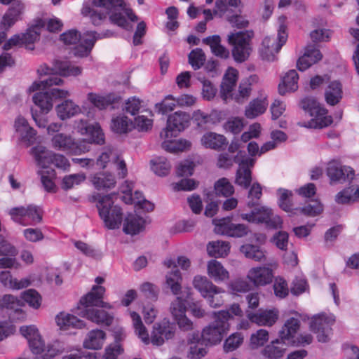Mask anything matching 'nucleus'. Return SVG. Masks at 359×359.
<instances>
[{"label":"nucleus","instance_id":"f257e3e1","mask_svg":"<svg viewBox=\"0 0 359 359\" xmlns=\"http://www.w3.org/2000/svg\"><path fill=\"white\" fill-rule=\"evenodd\" d=\"M93 7L84 3L81 8L83 16H89L93 24L99 25L109 17L110 21L127 31L133 28V22L137 21V17L132 10L126 8L123 0H93Z\"/></svg>","mask_w":359,"mask_h":359},{"label":"nucleus","instance_id":"f03ea898","mask_svg":"<svg viewBox=\"0 0 359 359\" xmlns=\"http://www.w3.org/2000/svg\"><path fill=\"white\" fill-rule=\"evenodd\" d=\"M104 292V287L94 285L92 290L81 299L76 314L98 325H110L113 321V316L103 309L95 308H110L102 301Z\"/></svg>","mask_w":359,"mask_h":359},{"label":"nucleus","instance_id":"7ed1b4c3","mask_svg":"<svg viewBox=\"0 0 359 359\" xmlns=\"http://www.w3.org/2000/svg\"><path fill=\"white\" fill-rule=\"evenodd\" d=\"M130 316L136 334L146 345L151 343L156 346H161L165 341L172 339L175 336V327L169 320L164 319L155 323L153 326L151 337H149L140 316L135 311H130Z\"/></svg>","mask_w":359,"mask_h":359},{"label":"nucleus","instance_id":"20e7f679","mask_svg":"<svg viewBox=\"0 0 359 359\" xmlns=\"http://www.w3.org/2000/svg\"><path fill=\"white\" fill-rule=\"evenodd\" d=\"M112 34L109 31L97 34L95 32H86L82 35L76 29H70L62 34L61 41L66 45H76L74 55L76 57H87L91 52L97 39L110 37Z\"/></svg>","mask_w":359,"mask_h":359},{"label":"nucleus","instance_id":"39448f33","mask_svg":"<svg viewBox=\"0 0 359 359\" xmlns=\"http://www.w3.org/2000/svg\"><path fill=\"white\" fill-rule=\"evenodd\" d=\"M93 198L104 226L109 229H118L123 221V212L119 206L114 205L111 195L96 194Z\"/></svg>","mask_w":359,"mask_h":359},{"label":"nucleus","instance_id":"423d86ee","mask_svg":"<svg viewBox=\"0 0 359 359\" xmlns=\"http://www.w3.org/2000/svg\"><path fill=\"white\" fill-rule=\"evenodd\" d=\"M215 321L203 329L202 332V341L206 345H214L219 343L224 334L229 330V320L230 314L227 311L213 312Z\"/></svg>","mask_w":359,"mask_h":359},{"label":"nucleus","instance_id":"0eeeda50","mask_svg":"<svg viewBox=\"0 0 359 359\" xmlns=\"http://www.w3.org/2000/svg\"><path fill=\"white\" fill-rule=\"evenodd\" d=\"M301 107L311 117L307 127L322 128L330 126L332 123V118L327 115L325 109L313 97H306L302 100Z\"/></svg>","mask_w":359,"mask_h":359},{"label":"nucleus","instance_id":"6e6552de","mask_svg":"<svg viewBox=\"0 0 359 359\" xmlns=\"http://www.w3.org/2000/svg\"><path fill=\"white\" fill-rule=\"evenodd\" d=\"M285 20V16H280L278 18L280 27L278 30L277 38L266 36L264 39L260 49V54L263 60L266 61L276 60V54L285 43L287 39V34L286 33V27L283 25Z\"/></svg>","mask_w":359,"mask_h":359},{"label":"nucleus","instance_id":"1a4fd4ad","mask_svg":"<svg viewBox=\"0 0 359 359\" xmlns=\"http://www.w3.org/2000/svg\"><path fill=\"white\" fill-rule=\"evenodd\" d=\"M279 198L278 205L284 211L292 215L302 213L307 216L314 217L323 211V205L318 201H313L302 208H294L290 198L292 196V191L285 189H278Z\"/></svg>","mask_w":359,"mask_h":359},{"label":"nucleus","instance_id":"9d476101","mask_svg":"<svg viewBox=\"0 0 359 359\" xmlns=\"http://www.w3.org/2000/svg\"><path fill=\"white\" fill-rule=\"evenodd\" d=\"M53 147L69 154L80 155L89 150L88 142L85 140L76 141L72 136L57 133L51 140Z\"/></svg>","mask_w":359,"mask_h":359},{"label":"nucleus","instance_id":"9b49d317","mask_svg":"<svg viewBox=\"0 0 359 359\" xmlns=\"http://www.w3.org/2000/svg\"><path fill=\"white\" fill-rule=\"evenodd\" d=\"M253 34L252 32H238L228 36V41L233 46L232 55L238 62L245 61L250 53V42Z\"/></svg>","mask_w":359,"mask_h":359},{"label":"nucleus","instance_id":"f8f14e48","mask_svg":"<svg viewBox=\"0 0 359 359\" xmlns=\"http://www.w3.org/2000/svg\"><path fill=\"white\" fill-rule=\"evenodd\" d=\"M241 217L250 223H264L267 227L271 229L280 228L283 224L281 217L278 215L273 216L272 210L265 206L256 208L250 213H241Z\"/></svg>","mask_w":359,"mask_h":359},{"label":"nucleus","instance_id":"ddd939ff","mask_svg":"<svg viewBox=\"0 0 359 359\" xmlns=\"http://www.w3.org/2000/svg\"><path fill=\"white\" fill-rule=\"evenodd\" d=\"M9 214L14 222L24 226L36 224L41 222L43 217L42 209L33 204L13 208Z\"/></svg>","mask_w":359,"mask_h":359},{"label":"nucleus","instance_id":"4468645a","mask_svg":"<svg viewBox=\"0 0 359 359\" xmlns=\"http://www.w3.org/2000/svg\"><path fill=\"white\" fill-rule=\"evenodd\" d=\"M190 123L189 114L178 111L170 115L167 121V126L160 133L161 139H168L177 135L187 128Z\"/></svg>","mask_w":359,"mask_h":359},{"label":"nucleus","instance_id":"2eb2a0df","mask_svg":"<svg viewBox=\"0 0 359 359\" xmlns=\"http://www.w3.org/2000/svg\"><path fill=\"white\" fill-rule=\"evenodd\" d=\"M234 162L240 166L236 172V183L243 188H248L252 181L250 167L255 164V159L246 156L244 151H239L234 157Z\"/></svg>","mask_w":359,"mask_h":359},{"label":"nucleus","instance_id":"dca6fc26","mask_svg":"<svg viewBox=\"0 0 359 359\" xmlns=\"http://www.w3.org/2000/svg\"><path fill=\"white\" fill-rule=\"evenodd\" d=\"M334 321V316L332 314L320 313L312 318L310 322V330L317 334L318 341L326 342L327 341L330 326Z\"/></svg>","mask_w":359,"mask_h":359},{"label":"nucleus","instance_id":"f3484780","mask_svg":"<svg viewBox=\"0 0 359 359\" xmlns=\"http://www.w3.org/2000/svg\"><path fill=\"white\" fill-rule=\"evenodd\" d=\"M170 311L180 330L189 331L193 329V322L186 316L185 300L177 297L170 304Z\"/></svg>","mask_w":359,"mask_h":359},{"label":"nucleus","instance_id":"a211bd4d","mask_svg":"<svg viewBox=\"0 0 359 359\" xmlns=\"http://www.w3.org/2000/svg\"><path fill=\"white\" fill-rule=\"evenodd\" d=\"M38 72L40 74H59L63 76H78L81 74L82 69L80 67L73 65L69 61L56 60L53 68L47 66H41Z\"/></svg>","mask_w":359,"mask_h":359},{"label":"nucleus","instance_id":"6ab92c4d","mask_svg":"<svg viewBox=\"0 0 359 359\" xmlns=\"http://www.w3.org/2000/svg\"><path fill=\"white\" fill-rule=\"evenodd\" d=\"M327 175L332 182H346L354 177V170L349 166L341 165L337 161L329 162Z\"/></svg>","mask_w":359,"mask_h":359},{"label":"nucleus","instance_id":"aec40b11","mask_svg":"<svg viewBox=\"0 0 359 359\" xmlns=\"http://www.w3.org/2000/svg\"><path fill=\"white\" fill-rule=\"evenodd\" d=\"M76 128L80 134L88 135L90 142L97 144L104 143V135L98 123L88 124L86 121L81 119L76 122Z\"/></svg>","mask_w":359,"mask_h":359},{"label":"nucleus","instance_id":"412c9836","mask_svg":"<svg viewBox=\"0 0 359 359\" xmlns=\"http://www.w3.org/2000/svg\"><path fill=\"white\" fill-rule=\"evenodd\" d=\"M238 77V72L232 67L229 68L223 78L221 84L220 97L224 102L229 100L233 96V90L236 86Z\"/></svg>","mask_w":359,"mask_h":359},{"label":"nucleus","instance_id":"4be33fe9","mask_svg":"<svg viewBox=\"0 0 359 359\" xmlns=\"http://www.w3.org/2000/svg\"><path fill=\"white\" fill-rule=\"evenodd\" d=\"M322 54L313 44L308 45L305 48L304 53L297 62V67L299 71H305L313 64H316L322 59Z\"/></svg>","mask_w":359,"mask_h":359},{"label":"nucleus","instance_id":"5701e85b","mask_svg":"<svg viewBox=\"0 0 359 359\" xmlns=\"http://www.w3.org/2000/svg\"><path fill=\"white\" fill-rule=\"evenodd\" d=\"M15 132L19 135L20 140L28 145L33 144L36 140V130L30 127L27 120L22 116H18L15 121Z\"/></svg>","mask_w":359,"mask_h":359},{"label":"nucleus","instance_id":"b1692460","mask_svg":"<svg viewBox=\"0 0 359 359\" xmlns=\"http://www.w3.org/2000/svg\"><path fill=\"white\" fill-rule=\"evenodd\" d=\"M300 327V321L294 317L288 318L279 331L280 340L288 344H295V335Z\"/></svg>","mask_w":359,"mask_h":359},{"label":"nucleus","instance_id":"393cba45","mask_svg":"<svg viewBox=\"0 0 359 359\" xmlns=\"http://www.w3.org/2000/svg\"><path fill=\"white\" fill-rule=\"evenodd\" d=\"M273 277L272 270L269 267L252 268L248 273V278L257 286L269 284Z\"/></svg>","mask_w":359,"mask_h":359},{"label":"nucleus","instance_id":"a878e982","mask_svg":"<svg viewBox=\"0 0 359 359\" xmlns=\"http://www.w3.org/2000/svg\"><path fill=\"white\" fill-rule=\"evenodd\" d=\"M278 313L276 310L260 311L258 313L248 312V318L258 325L272 326L278 320Z\"/></svg>","mask_w":359,"mask_h":359},{"label":"nucleus","instance_id":"bb28decb","mask_svg":"<svg viewBox=\"0 0 359 359\" xmlns=\"http://www.w3.org/2000/svg\"><path fill=\"white\" fill-rule=\"evenodd\" d=\"M201 142L204 147L216 151L223 149L228 144L227 140L223 135L214 132L205 133L202 136Z\"/></svg>","mask_w":359,"mask_h":359},{"label":"nucleus","instance_id":"cd10ccee","mask_svg":"<svg viewBox=\"0 0 359 359\" xmlns=\"http://www.w3.org/2000/svg\"><path fill=\"white\" fill-rule=\"evenodd\" d=\"M258 81L259 77L255 74L242 80L239 85L238 93H233V96L230 97L229 100H233L238 104L243 103L250 95L252 86L257 83Z\"/></svg>","mask_w":359,"mask_h":359},{"label":"nucleus","instance_id":"c85d7f7f","mask_svg":"<svg viewBox=\"0 0 359 359\" xmlns=\"http://www.w3.org/2000/svg\"><path fill=\"white\" fill-rule=\"evenodd\" d=\"M24 11V5L18 2L11 7L4 15L1 22V27L8 29L12 27L16 22L21 20V15Z\"/></svg>","mask_w":359,"mask_h":359},{"label":"nucleus","instance_id":"c756f323","mask_svg":"<svg viewBox=\"0 0 359 359\" xmlns=\"http://www.w3.org/2000/svg\"><path fill=\"white\" fill-rule=\"evenodd\" d=\"M342 96L343 90L341 83L338 81L329 82L325 90L326 102L331 106H334L340 102Z\"/></svg>","mask_w":359,"mask_h":359},{"label":"nucleus","instance_id":"7c9ffc66","mask_svg":"<svg viewBox=\"0 0 359 359\" xmlns=\"http://www.w3.org/2000/svg\"><path fill=\"white\" fill-rule=\"evenodd\" d=\"M31 154L34 156L37 165L42 168H48L54 157V153L42 145L33 147L31 149Z\"/></svg>","mask_w":359,"mask_h":359},{"label":"nucleus","instance_id":"2f4dec72","mask_svg":"<svg viewBox=\"0 0 359 359\" xmlns=\"http://www.w3.org/2000/svg\"><path fill=\"white\" fill-rule=\"evenodd\" d=\"M268 102L266 96L254 99L246 107L245 116L248 118H255L264 114L266 110Z\"/></svg>","mask_w":359,"mask_h":359},{"label":"nucleus","instance_id":"473e14b6","mask_svg":"<svg viewBox=\"0 0 359 359\" xmlns=\"http://www.w3.org/2000/svg\"><path fill=\"white\" fill-rule=\"evenodd\" d=\"M91 182L97 190L110 189L114 188L116 184L115 177L112 174L105 172L94 175Z\"/></svg>","mask_w":359,"mask_h":359},{"label":"nucleus","instance_id":"72a5a7b5","mask_svg":"<svg viewBox=\"0 0 359 359\" xmlns=\"http://www.w3.org/2000/svg\"><path fill=\"white\" fill-rule=\"evenodd\" d=\"M106 334L104 331L96 329L88 332L83 341V346L88 349H100L104 342Z\"/></svg>","mask_w":359,"mask_h":359},{"label":"nucleus","instance_id":"f704fd0d","mask_svg":"<svg viewBox=\"0 0 359 359\" xmlns=\"http://www.w3.org/2000/svg\"><path fill=\"white\" fill-rule=\"evenodd\" d=\"M56 112L61 120H66L76 116L81 112L80 107L71 100H66L57 105Z\"/></svg>","mask_w":359,"mask_h":359},{"label":"nucleus","instance_id":"c9c22d12","mask_svg":"<svg viewBox=\"0 0 359 359\" xmlns=\"http://www.w3.org/2000/svg\"><path fill=\"white\" fill-rule=\"evenodd\" d=\"M144 219L134 214H128L124 221L123 230L126 234L136 235L144 229Z\"/></svg>","mask_w":359,"mask_h":359},{"label":"nucleus","instance_id":"e433bc0d","mask_svg":"<svg viewBox=\"0 0 359 359\" xmlns=\"http://www.w3.org/2000/svg\"><path fill=\"white\" fill-rule=\"evenodd\" d=\"M57 325L62 330H68L70 327L81 329L84 327L85 323L74 315L60 313L56 316Z\"/></svg>","mask_w":359,"mask_h":359},{"label":"nucleus","instance_id":"4c0bfd02","mask_svg":"<svg viewBox=\"0 0 359 359\" xmlns=\"http://www.w3.org/2000/svg\"><path fill=\"white\" fill-rule=\"evenodd\" d=\"M299 76L296 70H290L283 78L282 83L278 86L280 95H285L287 92L295 91L298 88Z\"/></svg>","mask_w":359,"mask_h":359},{"label":"nucleus","instance_id":"58836bf2","mask_svg":"<svg viewBox=\"0 0 359 359\" xmlns=\"http://www.w3.org/2000/svg\"><path fill=\"white\" fill-rule=\"evenodd\" d=\"M203 42L210 47L212 53L215 56L223 59L229 57V51L221 44V38L219 35H213L204 38Z\"/></svg>","mask_w":359,"mask_h":359},{"label":"nucleus","instance_id":"ea45409f","mask_svg":"<svg viewBox=\"0 0 359 359\" xmlns=\"http://www.w3.org/2000/svg\"><path fill=\"white\" fill-rule=\"evenodd\" d=\"M119 99V97L115 96L113 94H109L106 96H102L93 93L88 94V100L89 102L100 109H106L109 105L117 102Z\"/></svg>","mask_w":359,"mask_h":359},{"label":"nucleus","instance_id":"a19ab883","mask_svg":"<svg viewBox=\"0 0 359 359\" xmlns=\"http://www.w3.org/2000/svg\"><path fill=\"white\" fill-rule=\"evenodd\" d=\"M133 183L132 182L126 181L122 186V192L124 194L123 201L127 204H134L135 206L141 203L144 198L142 193L136 191L133 194Z\"/></svg>","mask_w":359,"mask_h":359},{"label":"nucleus","instance_id":"79ce46f5","mask_svg":"<svg viewBox=\"0 0 359 359\" xmlns=\"http://www.w3.org/2000/svg\"><path fill=\"white\" fill-rule=\"evenodd\" d=\"M208 273L215 282L224 281L229 278V272L220 262L212 259L208 263Z\"/></svg>","mask_w":359,"mask_h":359},{"label":"nucleus","instance_id":"37998d69","mask_svg":"<svg viewBox=\"0 0 359 359\" xmlns=\"http://www.w3.org/2000/svg\"><path fill=\"white\" fill-rule=\"evenodd\" d=\"M284 344L279 339L273 341L263 349V355L269 359H280L283 357L285 351Z\"/></svg>","mask_w":359,"mask_h":359},{"label":"nucleus","instance_id":"c03bdc74","mask_svg":"<svg viewBox=\"0 0 359 359\" xmlns=\"http://www.w3.org/2000/svg\"><path fill=\"white\" fill-rule=\"evenodd\" d=\"M170 138L163 139L162 147L170 152L177 153L189 150L191 147V142L187 140L179 139L177 140H170Z\"/></svg>","mask_w":359,"mask_h":359},{"label":"nucleus","instance_id":"a18cd8bd","mask_svg":"<svg viewBox=\"0 0 359 359\" xmlns=\"http://www.w3.org/2000/svg\"><path fill=\"white\" fill-rule=\"evenodd\" d=\"M229 250V243L225 241H212L207 245V251L210 257H223L228 255Z\"/></svg>","mask_w":359,"mask_h":359},{"label":"nucleus","instance_id":"49530a36","mask_svg":"<svg viewBox=\"0 0 359 359\" xmlns=\"http://www.w3.org/2000/svg\"><path fill=\"white\" fill-rule=\"evenodd\" d=\"M193 285L203 298L205 296H209L210 292L213 288H216V285L210 281L206 277L201 276H195L193 280Z\"/></svg>","mask_w":359,"mask_h":359},{"label":"nucleus","instance_id":"de8ad7c7","mask_svg":"<svg viewBox=\"0 0 359 359\" xmlns=\"http://www.w3.org/2000/svg\"><path fill=\"white\" fill-rule=\"evenodd\" d=\"M182 276L178 269H173L166 275V285L173 294H178L182 289Z\"/></svg>","mask_w":359,"mask_h":359},{"label":"nucleus","instance_id":"09e8293b","mask_svg":"<svg viewBox=\"0 0 359 359\" xmlns=\"http://www.w3.org/2000/svg\"><path fill=\"white\" fill-rule=\"evenodd\" d=\"M43 25H36L33 26L29 28L25 33L21 34V43L26 45L28 48L32 50L34 47L31 46L39 39L40 27Z\"/></svg>","mask_w":359,"mask_h":359},{"label":"nucleus","instance_id":"8fccbe9b","mask_svg":"<svg viewBox=\"0 0 359 359\" xmlns=\"http://www.w3.org/2000/svg\"><path fill=\"white\" fill-rule=\"evenodd\" d=\"M34 104L38 106L43 112H48L53 107V103L51 102L48 92L43 91L36 93L32 97Z\"/></svg>","mask_w":359,"mask_h":359},{"label":"nucleus","instance_id":"3c124183","mask_svg":"<svg viewBox=\"0 0 359 359\" xmlns=\"http://www.w3.org/2000/svg\"><path fill=\"white\" fill-rule=\"evenodd\" d=\"M241 251L246 257L255 261L260 262L265 258L264 252L257 245L245 244L241 246Z\"/></svg>","mask_w":359,"mask_h":359},{"label":"nucleus","instance_id":"603ef678","mask_svg":"<svg viewBox=\"0 0 359 359\" xmlns=\"http://www.w3.org/2000/svg\"><path fill=\"white\" fill-rule=\"evenodd\" d=\"M63 83L62 79L55 75H52L47 79L34 81L29 88V91L34 92L40 89H45L53 86H60Z\"/></svg>","mask_w":359,"mask_h":359},{"label":"nucleus","instance_id":"864d4df0","mask_svg":"<svg viewBox=\"0 0 359 359\" xmlns=\"http://www.w3.org/2000/svg\"><path fill=\"white\" fill-rule=\"evenodd\" d=\"M151 169L156 175L165 176L170 170V164L165 157L159 156L151 161Z\"/></svg>","mask_w":359,"mask_h":359},{"label":"nucleus","instance_id":"5fc2aeb1","mask_svg":"<svg viewBox=\"0 0 359 359\" xmlns=\"http://www.w3.org/2000/svg\"><path fill=\"white\" fill-rule=\"evenodd\" d=\"M21 334L25 337L28 342L32 351L38 352L39 349L35 346V337H38L39 335V330L34 325L22 326L20 329Z\"/></svg>","mask_w":359,"mask_h":359},{"label":"nucleus","instance_id":"6e6d98bb","mask_svg":"<svg viewBox=\"0 0 359 359\" xmlns=\"http://www.w3.org/2000/svg\"><path fill=\"white\" fill-rule=\"evenodd\" d=\"M224 294H225L224 290L216 286V288H213L210 292L209 296H205L204 298L207 300L211 307L217 308L221 306L224 304Z\"/></svg>","mask_w":359,"mask_h":359},{"label":"nucleus","instance_id":"4d7b16f0","mask_svg":"<svg viewBox=\"0 0 359 359\" xmlns=\"http://www.w3.org/2000/svg\"><path fill=\"white\" fill-rule=\"evenodd\" d=\"M131 126V122L125 116H116L111 120V128L116 133H126Z\"/></svg>","mask_w":359,"mask_h":359},{"label":"nucleus","instance_id":"13d9d810","mask_svg":"<svg viewBox=\"0 0 359 359\" xmlns=\"http://www.w3.org/2000/svg\"><path fill=\"white\" fill-rule=\"evenodd\" d=\"M177 105V99L172 95H169L165 97L161 102L155 104V109L158 114H166L174 110Z\"/></svg>","mask_w":359,"mask_h":359},{"label":"nucleus","instance_id":"bf43d9fd","mask_svg":"<svg viewBox=\"0 0 359 359\" xmlns=\"http://www.w3.org/2000/svg\"><path fill=\"white\" fill-rule=\"evenodd\" d=\"M215 193L218 196L228 197L231 196L234 192L233 185L226 178H221L215 184Z\"/></svg>","mask_w":359,"mask_h":359},{"label":"nucleus","instance_id":"052dcab7","mask_svg":"<svg viewBox=\"0 0 359 359\" xmlns=\"http://www.w3.org/2000/svg\"><path fill=\"white\" fill-rule=\"evenodd\" d=\"M19 300L11 294H5L0 298V309L14 311L16 313L21 312L19 309Z\"/></svg>","mask_w":359,"mask_h":359},{"label":"nucleus","instance_id":"680f3d73","mask_svg":"<svg viewBox=\"0 0 359 359\" xmlns=\"http://www.w3.org/2000/svg\"><path fill=\"white\" fill-rule=\"evenodd\" d=\"M86 180V175L83 173H76L66 175L63 177L62 187L63 189L68 190L75 186L79 185Z\"/></svg>","mask_w":359,"mask_h":359},{"label":"nucleus","instance_id":"e2e57ef3","mask_svg":"<svg viewBox=\"0 0 359 359\" xmlns=\"http://www.w3.org/2000/svg\"><path fill=\"white\" fill-rule=\"evenodd\" d=\"M243 342V336L241 333L236 332L231 334L224 341V350L225 352H231L236 350Z\"/></svg>","mask_w":359,"mask_h":359},{"label":"nucleus","instance_id":"0e129e2a","mask_svg":"<svg viewBox=\"0 0 359 359\" xmlns=\"http://www.w3.org/2000/svg\"><path fill=\"white\" fill-rule=\"evenodd\" d=\"M205 61V55L201 48L192 50L189 54V62L195 70L200 69L204 65Z\"/></svg>","mask_w":359,"mask_h":359},{"label":"nucleus","instance_id":"69168bd1","mask_svg":"<svg viewBox=\"0 0 359 359\" xmlns=\"http://www.w3.org/2000/svg\"><path fill=\"white\" fill-rule=\"evenodd\" d=\"M212 222L215 225V231L216 233L229 236L228 232L230 231L233 224L230 217L214 219Z\"/></svg>","mask_w":359,"mask_h":359},{"label":"nucleus","instance_id":"338daca9","mask_svg":"<svg viewBox=\"0 0 359 359\" xmlns=\"http://www.w3.org/2000/svg\"><path fill=\"white\" fill-rule=\"evenodd\" d=\"M269 340V332L264 329H260L250 337V345L252 348L262 346Z\"/></svg>","mask_w":359,"mask_h":359},{"label":"nucleus","instance_id":"774afa93","mask_svg":"<svg viewBox=\"0 0 359 359\" xmlns=\"http://www.w3.org/2000/svg\"><path fill=\"white\" fill-rule=\"evenodd\" d=\"M140 290L147 298L151 300H156L159 293V288L154 284L145 282L140 287Z\"/></svg>","mask_w":359,"mask_h":359}]
</instances>
